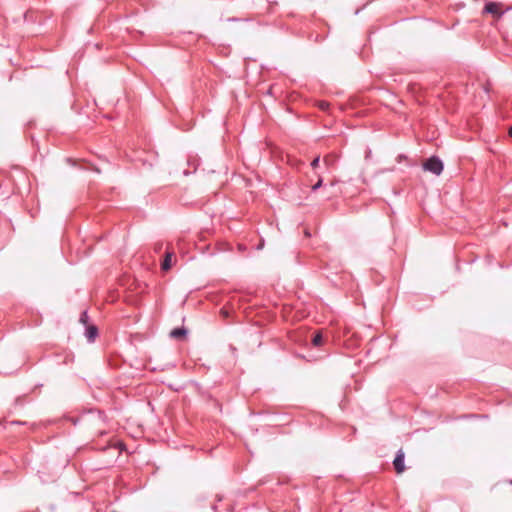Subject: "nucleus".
Segmentation results:
<instances>
[{
  "label": "nucleus",
  "mask_w": 512,
  "mask_h": 512,
  "mask_svg": "<svg viewBox=\"0 0 512 512\" xmlns=\"http://www.w3.org/2000/svg\"><path fill=\"white\" fill-rule=\"evenodd\" d=\"M323 184V180L319 177L318 181L312 186V191H317Z\"/></svg>",
  "instance_id": "nucleus-10"
},
{
  "label": "nucleus",
  "mask_w": 512,
  "mask_h": 512,
  "mask_svg": "<svg viewBox=\"0 0 512 512\" xmlns=\"http://www.w3.org/2000/svg\"><path fill=\"white\" fill-rule=\"evenodd\" d=\"M422 167L424 171L440 175L443 171V162L437 156H431L423 162Z\"/></svg>",
  "instance_id": "nucleus-1"
},
{
  "label": "nucleus",
  "mask_w": 512,
  "mask_h": 512,
  "mask_svg": "<svg viewBox=\"0 0 512 512\" xmlns=\"http://www.w3.org/2000/svg\"><path fill=\"white\" fill-rule=\"evenodd\" d=\"M187 334V330L185 328H175L170 332V336L175 339H179L184 337Z\"/></svg>",
  "instance_id": "nucleus-6"
},
{
  "label": "nucleus",
  "mask_w": 512,
  "mask_h": 512,
  "mask_svg": "<svg viewBox=\"0 0 512 512\" xmlns=\"http://www.w3.org/2000/svg\"><path fill=\"white\" fill-rule=\"evenodd\" d=\"M319 108H320L321 110L326 111V110H328V108H329V103H328V102H325V101H322V102H320V103H319Z\"/></svg>",
  "instance_id": "nucleus-12"
},
{
  "label": "nucleus",
  "mask_w": 512,
  "mask_h": 512,
  "mask_svg": "<svg viewBox=\"0 0 512 512\" xmlns=\"http://www.w3.org/2000/svg\"><path fill=\"white\" fill-rule=\"evenodd\" d=\"M323 336L320 332H317L312 338V344L315 347H319L323 344Z\"/></svg>",
  "instance_id": "nucleus-7"
},
{
  "label": "nucleus",
  "mask_w": 512,
  "mask_h": 512,
  "mask_svg": "<svg viewBox=\"0 0 512 512\" xmlns=\"http://www.w3.org/2000/svg\"><path fill=\"white\" fill-rule=\"evenodd\" d=\"M263 247V243H259L258 249H261Z\"/></svg>",
  "instance_id": "nucleus-14"
},
{
  "label": "nucleus",
  "mask_w": 512,
  "mask_h": 512,
  "mask_svg": "<svg viewBox=\"0 0 512 512\" xmlns=\"http://www.w3.org/2000/svg\"><path fill=\"white\" fill-rule=\"evenodd\" d=\"M394 468L397 473H402L405 469L404 466V453L399 451L393 461Z\"/></svg>",
  "instance_id": "nucleus-3"
},
{
  "label": "nucleus",
  "mask_w": 512,
  "mask_h": 512,
  "mask_svg": "<svg viewBox=\"0 0 512 512\" xmlns=\"http://www.w3.org/2000/svg\"><path fill=\"white\" fill-rule=\"evenodd\" d=\"M335 161H336V158H335L333 155H331V154L326 155V156L323 158V162H324V164H325L327 167H330V166L334 165Z\"/></svg>",
  "instance_id": "nucleus-8"
},
{
  "label": "nucleus",
  "mask_w": 512,
  "mask_h": 512,
  "mask_svg": "<svg viewBox=\"0 0 512 512\" xmlns=\"http://www.w3.org/2000/svg\"><path fill=\"white\" fill-rule=\"evenodd\" d=\"M172 257H173V252H170V251H167L166 254H165V258L161 264V268L162 270L164 271H167L171 268L172 266Z\"/></svg>",
  "instance_id": "nucleus-5"
},
{
  "label": "nucleus",
  "mask_w": 512,
  "mask_h": 512,
  "mask_svg": "<svg viewBox=\"0 0 512 512\" xmlns=\"http://www.w3.org/2000/svg\"><path fill=\"white\" fill-rule=\"evenodd\" d=\"M85 336L89 342H93L98 336V328L95 325H89L86 327Z\"/></svg>",
  "instance_id": "nucleus-4"
},
{
  "label": "nucleus",
  "mask_w": 512,
  "mask_h": 512,
  "mask_svg": "<svg viewBox=\"0 0 512 512\" xmlns=\"http://www.w3.org/2000/svg\"><path fill=\"white\" fill-rule=\"evenodd\" d=\"M88 319L89 317L87 311L82 312V314L80 315V322L83 323L84 325H87Z\"/></svg>",
  "instance_id": "nucleus-9"
},
{
  "label": "nucleus",
  "mask_w": 512,
  "mask_h": 512,
  "mask_svg": "<svg viewBox=\"0 0 512 512\" xmlns=\"http://www.w3.org/2000/svg\"><path fill=\"white\" fill-rule=\"evenodd\" d=\"M222 313H223L224 316L228 315V313L226 311H224V310H222Z\"/></svg>",
  "instance_id": "nucleus-15"
},
{
  "label": "nucleus",
  "mask_w": 512,
  "mask_h": 512,
  "mask_svg": "<svg viewBox=\"0 0 512 512\" xmlns=\"http://www.w3.org/2000/svg\"><path fill=\"white\" fill-rule=\"evenodd\" d=\"M319 162H320V157H319V156L315 157V158L312 160V162H311V167H312L313 169L317 168V167H318V165H319Z\"/></svg>",
  "instance_id": "nucleus-11"
},
{
  "label": "nucleus",
  "mask_w": 512,
  "mask_h": 512,
  "mask_svg": "<svg viewBox=\"0 0 512 512\" xmlns=\"http://www.w3.org/2000/svg\"><path fill=\"white\" fill-rule=\"evenodd\" d=\"M483 13L491 14L496 18H500L503 12L500 10V4L496 2H487L484 6Z\"/></svg>",
  "instance_id": "nucleus-2"
},
{
  "label": "nucleus",
  "mask_w": 512,
  "mask_h": 512,
  "mask_svg": "<svg viewBox=\"0 0 512 512\" xmlns=\"http://www.w3.org/2000/svg\"><path fill=\"white\" fill-rule=\"evenodd\" d=\"M508 136L512 137V126L508 128Z\"/></svg>",
  "instance_id": "nucleus-13"
}]
</instances>
